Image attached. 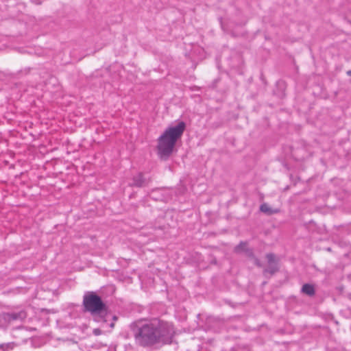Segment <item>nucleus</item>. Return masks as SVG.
I'll return each instance as SVG.
<instances>
[{"label":"nucleus","mask_w":351,"mask_h":351,"mask_svg":"<svg viewBox=\"0 0 351 351\" xmlns=\"http://www.w3.org/2000/svg\"><path fill=\"white\" fill-rule=\"evenodd\" d=\"M130 328L136 344L144 348L158 343L169 344L175 334L171 324L156 318L147 322H134Z\"/></svg>","instance_id":"obj_1"},{"label":"nucleus","mask_w":351,"mask_h":351,"mask_svg":"<svg viewBox=\"0 0 351 351\" xmlns=\"http://www.w3.org/2000/svg\"><path fill=\"white\" fill-rule=\"evenodd\" d=\"M186 129V123L180 121L176 125L167 128L158 138L157 150L160 158H168L172 154L176 142Z\"/></svg>","instance_id":"obj_2"},{"label":"nucleus","mask_w":351,"mask_h":351,"mask_svg":"<svg viewBox=\"0 0 351 351\" xmlns=\"http://www.w3.org/2000/svg\"><path fill=\"white\" fill-rule=\"evenodd\" d=\"M83 311L89 313L97 320L106 321L108 306L101 298L94 291H86L83 296Z\"/></svg>","instance_id":"obj_3"},{"label":"nucleus","mask_w":351,"mask_h":351,"mask_svg":"<svg viewBox=\"0 0 351 351\" xmlns=\"http://www.w3.org/2000/svg\"><path fill=\"white\" fill-rule=\"evenodd\" d=\"M268 266L263 269V275L267 276V274L271 276L278 272L280 269L278 261L276 256L273 253H269L266 254Z\"/></svg>","instance_id":"obj_4"},{"label":"nucleus","mask_w":351,"mask_h":351,"mask_svg":"<svg viewBox=\"0 0 351 351\" xmlns=\"http://www.w3.org/2000/svg\"><path fill=\"white\" fill-rule=\"evenodd\" d=\"M27 313L25 311L21 310L19 312L3 313L1 315L2 319L8 322L11 323L16 320H23L26 318Z\"/></svg>","instance_id":"obj_5"},{"label":"nucleus","mask_w":351,"mask_h":351,"mask_svg":"<svg viewBox=\"0 0 351 351\" xmlns=\"http://www.w3.org/2000/svg\"><path fill=\"white\" fill-rule=\"evenodd\" d=\"M151 182L150 177H145L144 173L140 172L132 178V182L130 184L132 186L143 188L147 186Z\"/></svg>","instance_id":"obj_6"},{"label":"nucleus","mask_w":351,"mask_h":351,"mask_svg":"<svg viewBox=\"0 0 351 351\" xmlns=\"http://www.w3.org/2000/svg\"><path fill=\"white\" fill-rule=\"evenodd\" d=\"M260 210L268 215L276 214L280 212L278 208H272L266 203H263L260 206Z\"/></svg>","instance_id":"obj_7"},{"label":"nucleus","mask_w":351,"mask_h":351,"mask_svg":"<svg viewBox=\"0 0 351 351\" xmlns=\"http://www.w3.org/2000/svg\"><path fill=\"white\" fill-rule=\"evenodd\" d=\"M302 293L311 297L313 296L315 294V290L313 285L306 283L304 284L302 289H301Z\"/></svg>","instance_id":"obj_8"},{"label":"nucleus","mask_w":351,"mask_h":351,"mask_svg":"<svg viewBox=\"0 0 351 351\" xmlns=\"http://www.w3.org/2000/svg\"><path fill=\"white\" fill-rule=\"evenodd\" d=\"M247 247V243L246 241H241L237 246H235L234 251L236 253L245 252V249Z\"/></svg>","instance_id":"obj_9"},{"label":"nucleus","mask_w":351,"mask_h":351,"mask_svg":"<svg viewBox=\"0 0 351 351\" xmlns=\"http://www.w3.org/2000/svg\"><path fill=\"white\" fill-rule=\"evenodd\" d=\"M108 316L106 317V321L104 322V320H101V322H103L104 323H106L107 321H108V319L109 317H110L112 320V322L111 323L109 324V326L110 328H114V322L118 319V317L117 315H112L110 313L108 312Z\"/></svg>","instance_id":"obj_10"},{"label":"nucleus","mask_w":351,"mask_h":351,"mask_svg":"<svg viewBox=\"0 0 351 351\" xmlns=\"http://www.w3.org/2000/svg\"><path fill=\"white\" fill-rule=\"evenodd\" d=\"M245 253L250 258H254L255 257L253 250L252 248H249V247L245 248Z\"/></svg>","instance_id":"obj_11"},{"label":"nucleus","mask_w":351,"mask_h":351,"mask_svg":"<svg viewBox=\"0 0 351 351\" xmlns=\"http://www.w3.org/2000/svg\"><path fill=\"white\" fill-rule=\"evenodd\" d=\"M254 263L258 267H263V264L261 263L260 260L258 258H256V257L254 258Z\"/></svg>","instance_id":"obj_12"},{"label":"nucleus","mask_w":351,"mask_h":351,"mask_svg":"<svg viewBox=\"0 0 351 351\" xmlns=\"http://www.w3.org/2000/svg\"><path fill=\"white\" fill-rule=\"evenodd\" d=\"M93 334L95 335H99L101 334V330L99 328L94 329Z\"/></svg>","instance_id":"obj_13"},{"label":"nucleus","mask_w":351,"mask_h":351,"mask_svg":"<svg viewBox=\"0 0 351 351\" xmlns=\"http://www.w3.org/2000/svg\"><path fill=\"white\" fill-rule=\"evenodd\" d=\"M4 346H6V347L8 348V347H9V346H10V345H9V344H6V345H5V344H1V345H0V348H4Z\"/></svg>","instance_id":"obj_14"},{"label":"nucleus","mask_w":351,"mask_h":351,"mask_svg":"<svg viewBox=\"0 0 351 351\" xmlns=\"http://www.w3.org/2000/svg\"><path fill=\"white\" fill-rule=\"evenodd\" d=\"M33 3H36V4H39L40 2L38 1V0H31Z\"/></svg>","instance_id":"obj_15"},{"label":"nucleus","mask_w":351,"mask_h":351,"mask_svg":"<svg viewBox=\"0 0 351 351\" xmlns=\"http://www.w3.org/2000/svg\"><path fill=\"white\" fill-rule=\"evenodd\" d=\"M346 74L349 76H351V70H349L346 72Z\"/></svg>","instance_id":"obj_16"}]
</instances>
